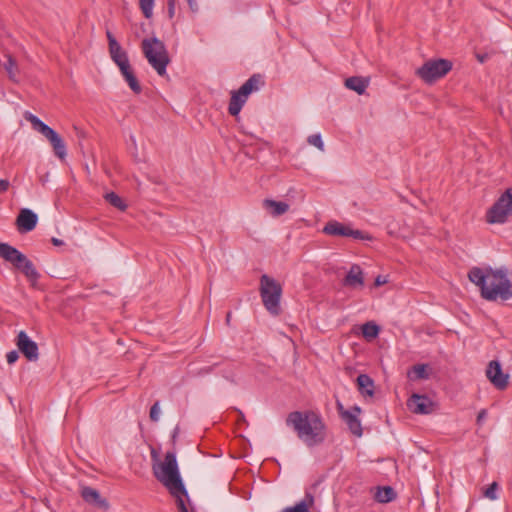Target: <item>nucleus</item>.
I'll return each mask as SVG.
<instances>
[{
	"instance_id": "1",
	"label": "nucleus",
	"mask_w": 512,
	"mask_h": 512,
	"mask_svg": "<svg viewBox=\"0 0 512 512\" xmlns=\"http://www.w3.org/2000/svg\"><path fill=\"white\" fill-rule=\"evenodd\" d=\"M469 280L480 289L481 297L488 301H506L512 298V283L506 268L473 267Z\"/></svg>"
},
{
	"instance_id": "2",
	"label": "nucleus",
	"mask_w": 512,
	"mask_h": 512,
	"mask_svg": "<svg viewBox=\"0 0 512 512\" xmlns=\"http://www.w3.org/2000/svg\"><path fill=\"white\" fill-rule=\"evenodd\" d=\"M152 472L156 480L175 498L179 511L188 512L185 504L188 493L181 478L176 453L173 451L166 452L162 462L152 464Z\"/></svg>"
},
{
	"instance_id": "3",
	"label": "nucleus",
	"mask_w": 512,
	"mask_h": 512,
	"mask_svg": "<svg viewBox=\"0 0 512 512\" xmlns=\"http://www.w3.org/2000/svg\"><path fill=\"white\" fill-rule=\"evenodd\" d=\"M285 422L308 447L320 445L326 438V426L313 411H293L288 414Z\"/></svg>"
},
{
	"instance_id": "4",
	"label": "nucleus",
	"mask_w": 512,
	"mask_h": 512,
	"mask_svg": "<svg viewBox=\"0 0 512 512\" xmlns=\"http://www.w3.org/2000/svg\"><path fill=\"white\" fill-rule=\"evenodd\" d=\"M142 50L148 63L160 76H164L170 62L165 44L156 37L145 38L142 41Z\"/></svg>"
},
{
	"instance_id": "5",
	"label": "nucleus",
	"mask_w": 512,
	"mask_h": 512,
	"mask_svg": "<svg viewBox=\"0 0 512 512\" xmlns=\"http://www.w3.org/2000/svg\"><path fill=\"white\" fill-rule=\"evenodd\" d=\"M260 296L267 311L277 316L281 312L282 287L275 279L263 274L260 278Z\"/></svg>"
},
{
	"instance_id": "6",
	"label": "nucleus",
	"mask_w": 512,
	"mask_h": 512,
	"mask_svg": "<svg viewBox=\"0 0 512 512\" xmlns=\"http://www.w3.org/2000/svg\"><path fill=\"white\" fill-rule=\"evenodd\" d=\"M264 84L265 82L261 74H253L238 90L231 92L228 112L232 116H238L248 96L258 91Z\"/></svg>"
},
{
	"instance_id": "7",
	"label": "nucleus",
	"mask_w": 512,
	"mask_h": 512,
	"mask_svg": "<svg viewBox=\"0 0 512 512\" xmlns=\"http://www.w3.org/2000/svg\"><path fill=\"white\" fill-rule=\"evenodd\" d=\"M24 118L30 122L33 129L41 133L51 144L55 155L63 160L67 155L66 145L61 136L30 112H25Z\"/></svg>"
},
{
	"instance_id": "8",
	"label": "nucleus",
	"mask_w": 512,
	"mask_h": 512,
	"mask_svg": "<svg viewBox=\"0 0 512 512\" xmlns=\"http://www.w3.org/2000/svg\"><path fill=\"white\" fill-rule=\"evenodd\" d=\"M24 118L30 122L33 129L41 133L51 144L55 155L63 160L67 155L66 145L61 136L30 112H25Z\"/></svg>"
},
{
	"instance_id": "9",
	"label": "nucleus",
	"mask_w": 512,
	"mask_h": 512,
	"mask_svg": "<svg viewBox=\"0 0 512 512\" xmlns=\"http://www.w3.org/2000/svg\"><path fill=\"white\" fill-rule=\"evenodd\" d=\"M452 69V62L446 59H431L416 70V75L427 84H433Z\"/></svg>"
},
{
	"instance_id": "10",
	"label": "nucleus",
	"mask_w": 512,
	"mask_h": 512,
	"mask_svg": "<svg viewBox=\"0 0 512 512\" xmlns=\"http://www.w3.org/2000/svg\"><path fill=\"white\" fill-rule=\"evenodd\" d=\"M512 213V189H507L487 212L489 223H504Z\"/></svg>"
},
{
	"instance_id": "11",
	"label": "nucleus",
	"mask_w": 512,
	"mask_h": 512,
	"mask_svg": "<svg viewBox=\"0 0 512 512\" xmlns=\"http://www.w3.org/2000/svg\"><path fill=\"white\" fill-rule=\"evenodd\" d=\"M323 232L328 235H333V236L352 237L354 239H362V240H364V239L371 240L372 239L371 236L365 235L362 231L354 230L350 226L344 225L337 221L328 222L325 225Z\"/></svg>"
},
{
	"instance_id": "12",
	"label": "nucleus",
	"mask_w": 512,
	"mask_h": 512,
	"mask_svg": "<svg viewBox=\"0 0 512 512\" xmlns=\"http://www.w3.org/2000/svg\"><path fill=\"white\" fill-rule=\"evenodd\" d=\"M15 344L28 361L35 362L39 359L38 345L25 331L18 333Z\"/></svg>"
},
{
	"instance_id": "13",
	"label": "nucleus",
	"mask_w": 512,
	"mask_h": 512,
	"mask_svg": "<svg viewBox=\"0 0 512 512\" xmlns=\"http://www.w3.org/2000/svg\"><path fill=\"white\" fill-rule=\"evenodd\" d=\"M409 410L415 414H431L437 409V403L426 395L412 394L407 401Z\"/></svg>"
},
{
	"instance_id": "14",
	"label": "nucleus",
	"mask_w": 512,
	"mask_h": 512,
	"mask_svg": "<svg viewBox=\"0 0 512 512\" xmlns=\"http://www.w3.org/2000/svg\"><path fill=\"white\" fill-rule=\"evenodd\" d=\"M486 376L497 389L504 390L507 388L509 375L503 373L499 361L492 360L489 362L486 369Z\"/></svg>"
},
{
	"instance_id": "15",
	"label": "nucleus",
	"mask_w": 512,
	"mask_h": 512,
	"mask_svg": "<svg viewBox=\"0 0 512 512\" xmlns=\"http://www.w3.org/2000/svg\"><path fill=\"white\" fill-rule=\"evenodd\" d=\"M37 221V214L30 209L24 208L21 209L16 219V225L20 232H29L36 227Z\"/></svg>"
},
{
	"instance_id": "16",
	"label": "nucleus",
	"mask_w": 512,
	"mask_h": 512,
	"mask_svg": "<svg viewBox=\"0 0 512 512\" xmlns=\"http://www.w3.org/2000/svg\"><path fill=\"white\" fill-rule=\"evenodd\" d=\"M81 496L85 502L94 505L97 508L107 510L109 508L108 502L100 496V493L92 488L85 486L81 489Z\"/></svg>"
},
{
	"instance_id": "17",
	"label": "nucleus",
	"mask_w": 512,
	"mask_h": 512,
	"mask_svg": "<svg viewBox=\"0 0 512 512\" xmlns=\"http://www.w3.org/2000/svg\"><path fill=\"white\" fill-rule=\"evenodd\" d=\"M0 257L6 262L11 263L14 267L17 266L19 261L25 259V255L22 252L3 242H0Z\"/></svg>"
},
{
	"instance_id": "18",
	"label": "nucleus",
	"mask_w": 512,
	"mask_h": 512,
	"mask_svg": "<svg viewBox=\"0 0 512 512\" xmlns=\"http://www.w3.org/2000/svg\"><path fill=\"white\" fill-rule=\"evenodd\" d=\"M15 268L19 269L26 276L33 287L36 286L40 274L36 270L32 261L29 260L26 255L25 259L19 261Z\"/></svg>"
},
{
	"instance_id": "19",
	"label": "nucleus",
	"mask_w": 512,
	"mask_h": 512,
	"mask_svg": "<svg viewBox=\"0 0 512 512\" xmlns=\"http://www.w3.org/2000/svg\"><path fill=\"white\" fill-rule=\"evenodd\" d=\"M364 284V277L361 268L358 265H353L344 279V285L352 288L362 287Z\"/></svg>"
},
{
	"instance_id": "20",
	"label": "nucleus",
	"mask_w": 512,
	"mask_h": 512,
	"mask_svg": "<svg viewBox=\"0 0 512 512\" xmlns=\"http://www.w3.org/2000/svg\"><path fill=\"white\" fill-rule=\"evenodd\" d=\"M263 208L273 217H278L285 214L289 210V205L286 202L265 199L263 201Z\"/></svg>"
},
{
	"instance_id": "21",
	"label": "nucleus",
	"mask_w": 512,
	"mask_h": 512,
	"mask_svg": "<svg viewBox=\"0 0 512 512\" xmlns=\"http://www.w3.org/2000/svg\"><path fill=\"white\" fill-rule=\"evenodd\" d=\"M345 86L346 88L355 91L357 94L362 95L369 86V78L352 76L345 80Z\"/></svg>"
},
{
	"instance_id": "22",
	"label": "nucleus",
	"mask_w": 512,
	"mask_h": 512,
	"mask_svg": "<svg viewBox=\"0 0 512 512\" xmlns=\"http://www.w3.org/2000/svg\"><path fill=\"white\" fill-rule=\"evenodd\" d=\"M342 419L345 421L350 432L353 435H355L357 437L362 436L363 431H362L361 422L358 419V417H356V414H354L352 411L351 412H342Z\"/></svg>"
},
{
	"instance_id": "23",
	"label": "nucleus",
	"mask_w": 512,
	"mask_h": 512,
	"mask_svg": "<svg viewBox=\"0 0 512 512\" xmlns=\"http://www.w3.org/2000/svg\"><path fill=\"white\" fill-rule=\"evenodd\" d=\"M357 385L362 395L372 396L374 394V383L373 380L368 375L360 374L357 377Z\"/></svg>"
},
{
	"instance_id": "24",
	"label": "nucleus",
	"mask_w": 512,
	"mask_h": 512,
	"mask_svg": "<svg viewBox=\"0 0 512 512\" xmlns=\"http://www.w3.org/2000/svg\"><path fill=\"white\" fill-rule=\"evenodd\" d=\"M4 57L6 61L3 63V67L6 70L9 79L13 82H17L19 68L16 60L10 54H5Z\"/></svg>"
},
{
	"instance_id": "25",
	"label": "nucleus",
	"mask_w": 512,
	"mask_h": 512,
	"mask_svg": "<svg viewBox=\"0 0 512 512\" xmlns=\"http://www.w3.org/2000/svg\"><path fill=\"white\" fill-rule=\"evenodd\" d=\"M396 498L394 489L390 486L379 487L375 493L376 501L380 503H388Z\"/></svg>"
},
{
	"instance_id": "26",
	"label": "nucleus",
	"mask_w": 512,
	"mask_h": 512,
	"mask_svg": "<svg viewBox=\"0 0 512 512\" xmlns=\"http://www.w3.org/2000/svg\"><path fill=\"white\" fill-rule=\"evenodd\" d=\"M428 368L429 367L427 364L414 365L411 368V370L408 372V378L411 380L428 379L429 378Z\"/></svg>"
},
{
	"instance_id": "27",
	"label": "nucleus",
	"mask_w": 512,
	"mask_h": 512,
	"mask_svg": "<svg viewBox=\"0 0 512 512\" xmlns=\"http://www.w3.org/2000/svg\"><path fill=\"white\" fill-rule=\"evenodd\" d=\"M362 335L368 341L375 339L380 331V328L374 322H366L361 327Z\"/></svg>"
},
{
	"instance_id": "28",
	"label": "nucleus",
	"mask_w": 512,
	"mask_h": 512,
	"mask_svg": "<svg viewBox=\"0 0 512 512\" xmlns=\"http://www.w3.org/2000/svg\"><path fill=\"white\" fill-rule=\"evenodd\" d=\"M104 198L110 205H112L113 207L117 208L120 211H125L127 208V205L123 201V199L114 192L106 193Z\"/></svg>"
},
{
	"instance_id": "29",
	"label": "nucleus",
	"mask_w": 512,
	"mask_h": 512,
	"mask_svg": "<svg viewBox=\"0 0 512 512\" xmlns=\"http://www.w3.org/2000/svg\"><path fill=\"white\" fill-rule=\"evenodd\" d=\"M111 58L114 62L127 58V53L122 49L118 42H112V46L109 47Z\"/></svg>"
},
{
	"instance_id": "30",
	"label": "nucleus",
	"mask_w": 512,
	"mask_h": 512,
	"mask_svg": "<svg viewBox=\"0 0 512 512\" xmlns=\"http://www.w3.org/2000/svg\"><path fill=\"white\" fill-rule=\"evenodd\" d=\"M154 1L155 0H139L140 9L147 19H150L153 15Z\"/></svg>"
},
{
	"instance_id": "31",
	"label": "nucleus",
	"mask_w": 512,
	"mask_h": 512,
	"mask_svg": "<svg viewBox=\"0 0 512 512\" xmlns=\"http://www.w3.org/2000/svg\"><path fill=\"white\" fill-rule=\"evenodd\" d=\"M310 145L317 147L320 151H324V143L319 133L312 134L307 138Z\"/></svg>"
},
{
	"instance_id": "32",
	"label": "nucleus",
	"mask_w": 512,
	"mask_h": 512,
	"mask_svg": "<svg viewBox=\"0 0 512 512\" xmlns=\"http://www.w3.org/2000/svg\"><path fill=\"white\" fill-rule=\"evenodd\" d=\"M129 87L135 94H140L142 91L141 85L139 84L135 74L125 79Z\"/></svg>"
},
{
	"instance_id": "33",
	"label": "nucleus",
	"mask_w": 512,
	"mask_h": 512,
	"mask_svg": "<svg viewBox=\"0 0 512 512\" xmlns=\"http://www.w3.org/2000/svg\"><path fill=\"white\" fill-rule=\"evenodd\" d=\"M498 488H499L498 483L497 482H493L484 491V496L487 497L490 500H496L497 499L496 492H497Z\"/></svg>"
},
{
	"instance_id": "34",
	"label": "nucleus",
	"mask_w": 512,
	"mask_h": 512,
	"mask_svg": "<svg viewBox=\"0 0 512 512\" xmlns=\"http://www.w3.org/2000/svg\"><path fill=\"white\" fill-rule=\"evenodd\" d=\"M159 413H160L159 402H155L154 405L150 409V419L154 422L158 421Z\"/></svg>"
},
{
	"instance_id": "35",
	"label": "nucleus",
	"mask_w": 512,
	"mask_h": 512,
	"mask_svg": "<svg viewBox=\"0 0 512 512\" xmlns=\"http://www.w3.org/2000/svg\"><path fill=\"white\" fill-rule=\"evenodd\" d=\"M18 358H19L18 352L15 350L8 352L6 355V359L9 364L15 363Z\"/></svg>"
},
{
	"instance_id": "36",
	"label": "nucleus",
	"mask_w": 512,
	"mask_h": 512,
	"mask_svg": "<svg viewBox=\"0 0 512 512\" xmlns=\"http://www.w3.org/2000/svg\"><path fill=\"white\" fill-rule=\"evenodd\" d=\"M115 63L119 67L120 71L125 70L127 67L130 66L128 57L124 58L122 60L116 61Z\"/></svg>"
},
{
	"instance_id": "37",
	"label": "nucleus",
	"mask_w": 512,
	"mask_h": 512,
	"mask_svg": "<svg viewBox=\"0 0 512 512\" xmlns=\"http://www.w3.org/2000/svg\"><path fill=\"white\" fill-rule=\"evenodd\" d=\"M175 13V0H168V16L173 18Z\"/></svg>"
},
{
	"instance_id": "38",
	"label": "nucleus",
	"mask_w": 512,
	"mask_h": 512,
	"mask_svg": "<svg viewBox=\"0 0 512 512\" xmlns=\"http://www.w3.org/2000/svg\"><path fill=\"white\" fill-rule=\"evenodd\" d=\"M10 187V183L6 179H0V193L6 192Z\"/></svg>"
},
{
	"instance_id": "39",
	"label": "nucleus",
	"mask_w": 512,
	"mask_h": 512,
	"mask_svg": "<svg viewBox=\"0 0 512 512\" xmlns=\"http://www.w3.org/2000/svg\"><path fill=\"white\" fill-rule=\"evenodd\" d=\"M150 454H151L152 464H156V463L162 462V460L159 458L158 452L154 448L151 449V453Z\"/></svg>"
},
{
	"instance_id": "40",
	"label": "nucleus",
	"mask_w": 512,
	"mask_h": 512,
	"mask_svg": "<svg viewBox=\"0 0 512 512\" xmlns=\"http://www.w3.org/2000/svg\"><path fill=\"white\" fill-rule=\"evenodd\" d=\"M186 1H187L189 8L192 12L198 11V4H197L196 0H186Z\"/></svg>"
},
{
	"instance_id": "41",
	"label": "nucleus",
	"mask_w": 512,
	"mask_h": 512,
	"mask_svg": "<svg viewBox=\"0 0 512 512\" xmlns=\"http://www.w3.org/2000/svg\"><path fill=\"white\" fill-rule=\"evenodd\" d=\"M121 74L124 77V79H126V78L130 77L131 75H133L134 72H133V69L131 68V65L129 67H127L125 70H122Z\"/></svg>"
},
{
	"instance_id": "42",
	"label": "nucleus",
	"mask_w": 512,
	"mask_h": 512,
	"mask_svg": "<svg viewBox=\"0 0 512 512\" xmlns=\"http://www.w3.org/2000/svg\"><path fill=\"white\" fill-rule=\"evenodd\" d=\"M121 74L124 77V79H126V78L130 77L131 75H133L134 72H133V69L131 68V65L129 67H127L125 70H122Z\"/></svg>"
},
{
	"instance_id": "43",
	"label": "nucleus",
	"mask_w": 512,
	"mask_h": 512,
	"mask_svg": "<svg viewBox=\"0 0 512 512\" xmlns=\"http://www.w3.org/2000/svg\"><path fill=\"white\" fill-rule=\"evenodd\" d=\"M486 410L482 409L477 415V422L480 424L486 418Z\"/></svg>"
},
{
	"instance_id": "44",
	"label": "nucleus",
	"mask_w": 512,
	"mask_h": 512,
	"mask_svg": "<svg viewBox=\"0 0 512 512\" xmlns=\"http://www.w3.org/2000/svg\"><path fill=\"white\" fill-rule=\"evenodd\" d=\"M106 36H107V39H108L109 47L112 46V42H117V40L115 39V37L113 36V34L109 30L106 31Z\"/></svg>"
},
{
	"instance_id": "45",
	"label": "nucleus",
	"mask_w": 512,
	"mask_h": 512,
	"mask_svg": "<svg viewBox=\"0 0 512 512\" xmlns=\"http://www.w3.org/2000/svg\"><path fill=\"white\" fill-rule=\"evenodd\" d=\"M387 282L386 278L382 276H377L375 279V286H381L384 285Z\"/></svg>"
},
{
	"instance_id": "46",
	"label": "nucleus",
	"mask_w": 512,
	"mask_h": 512,
	"mask_svg": "<svg viewBox=\"0 0 512 512\" xmlns=\"http://www.w3.org/2000/svg\"><path fill=\"white\" fill-rule=\"evenodd\" d=\"M488 54H477L476 58L480 63H484L488 59Z\"/></svg>"
},
{
	"instance_id": "47",
	"label": "nucleus",
	"mask_w": 512,
	"mask_h": 512,
	"mask_svg": "<svg viewBox=\"0 0 512 512\" xmlns=\"http://www.w3.org/2000/svg\"><path fill=\"white\" fill-rule=\"evenodd\" d=\"M337 409H338V412L340 414V416L342 417V412H349L348 410H345L342 403L341 402H337Z\"/></svg>"
},
{
	"instance_id": "48",
	"label": "nucleus",
	"mask_w": 512,
	"mask_h": 512,
	"mask_svg": "<svg viewBox=\"0 0 512 512\" xmlns=\"http://www.w3.org/2000/svg\"><path fill=\"white\" fill-rule=\"evenodd\" d=\"M51 242L54 246H60V245H63V241L58 239V238H52L51 239Z\"/></svg>"
},
{
	"instance_id": "49",
	"label": "nucleus",
	"mask_w": 512,
	"mask_h": 512,
	"mask_svg": "<svg viewBox=\"0 0 512 512\" xmlns=\"http://www.w3.org/2000/svg\"><path fill=\"white\" fill-rule=\"evenodd\" d=\"M349 411H352L354 414H356V417L361 413V408L359 406L352 407Z\"/></svg>"
},
{
	"instance_id": "50",
	"label": "nucleus",
	"mask_w": 512,
	"mask_h": 512,
	"mask_svg": "<svg viewBox=\"0 0 512 512\" xmlns=\"http://www.w3.org/2000/svg\"><path fill=\"white\" fill-rule=\"evenodd\" d=\"M211 371H212V367H206V368H202V369L200 370V373H205V374H207V373H210Z\"/></svg>"
},
{
	"instance_id": "51",
	"label": "nucleus",
	"mask_w": 512,
	"mask_h": 512,
	"mask_svg": "<svg viewBox=\"0 0 512 512\" xmlns=\"http://www.w3.org/2000/svg\"><path fill=\"white\" fill-rule=\"evenodd\" d=\"M231 321V312H228L226 315V324L229 325Z\"/></svg>"
}]
</instances>
